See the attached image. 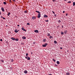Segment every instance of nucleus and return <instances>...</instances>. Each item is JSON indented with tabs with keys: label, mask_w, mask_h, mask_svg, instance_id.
I'll use <instances>...</instances> for the list:
<instances>
[{
	"label": "nucleus",
	"mask_w": 75,
	"mask_h": 75,
	"mask_svg": "<svg viewBox=\"0 0 75 75\" xmlns=\"http://www.w3.org/2000/svg\"><path fill=\"white\" fill-rule=\"evenodd\" d=\"M47 45H48V44L45 43V44L43 45H42V47H46L47 46Z\"/></svg>",
	"instance_id": "nucleus-1"
},
{
	"label": "nucleus",
	"mask_w": 75,
	"mask_h": 75,
	"mask_svg": "<svg viewBox=\"0 0 75 75\" xmlns=\"http://www.w3.org/2000/svg\"><path fill=\"white\" fill-rule=\"evenodd\" d=\"M40 17H41V14L40 13V14L39 13V14L38 15V18H40Z\"/></svg>",
	"instance_id": "nucleus-2"
},
{
	"label": "nucleus",
	"mask_w": 75,
	"mask_h": 75,
	"mask_svg": "<svg viewBox=\"0 0 75 75\" xmlns=\"http://www.w3.org/2000/svg\"><path fill=\"white\" fill-rule=\"evenodd\" d=\"M1 10L2 11H5L3 7H1Z\"/></svg>",
	"instance_id": "nucleus-3"
},
{
	"label": "nucleus",
	"mask_w": 75,
	"mask_h": 75,
	"mask_svg": "<svg viewBox=\"0 0 75 75\" xmlns=\"http://www.w3.org/2000/svg\"><path fill=\"white\" fill-rule=\"evenodd\" d=\"M32 18L33 19V20H34V19H36V17H35L33 16L32 17Z\"/></svg>",
	"instance_id": "nucleus-4"
},
{
	"label": "nucleus",
	"mask_w": 75,
	"mask_h": 75,
	"mask_svg": "<svg viewBox=\"0 0 75 75\" xmlns=\"http://www.w3.org/2000/svg\"><path fill=\"white\" fill-rule=\"evenodd\" d=\"M35 33H38V30H36L34 31Z\"/></svg>",
	"instance_id": "nucleus-5"
},
{
	"label": "nucleus",
	"mask_w": 75,
	"mask_h": 75,
	"mask_svg": "<svg viewBox=\"0 0 75 75\" xmlns=\"http://www.w3.org/2000/svg\"><path fill=\"white\" fill-rule=\"evenodd\" d=\"M26 39V37L25 36H23L22 37V39H23V40H25Z\"/></svg>",
	"instance_id": "nucleus-6"
},
{
	"label": "nucleus",
	"mask_w": 75,
	"mask_h": 75,
	"mask_svg": "<svg viewBox=\"0 0 75 75\" xmlns=\"http://www.w3.org/2000/svg\"><path fill=\"white\" fill-rule=\"evenodd\" d=\"M24 73H25V74H27V70H25L24 71Z\"/></svg>",
	"instance_id": "nucleus-7"
},
{
	"label": "nucleus",
	"mask_w": 75,
	"mask_h": 75,
	"mask_svg": "<svg viewBox=\"0 0 75 75\" xmlns=\"http://www.w3.org/2000/svg\"><path fill=\"white\" fill-rule=\"evenodd\" d=\"M21 29H22V30H23V31H26V30H25V29H24V28H22Z\"/></svg>",
	"instance_id": "nucleus-8"
},
{
	"label": "nucleus",
	"mask_w": 75,
	"mask_h": 75,
	"mask_svg": "<svg viewBox=\"0 0 75 75\" xmlns=\"http://www.w3.org/2000/svg\"><path fill=\"white\" fill-rule=\"evenodd\" d=\"M15 38H11V39L12 40H15Z\"/></svg>",
	"instance_id": "nucleus-9"
},
{
	"label": "nucleus",
	"mask_w": 75,
	"mask_h": 75,
	"mask_svg": "<svg viewBox=\"0 0 75 75\" xmlns=\"http://www.w3.org/2000/svg\"><path fill=\"white\" fill-rule=\"evenodd\" d=\"M68 31H67V30H65L64 31V34H67V32Z\"/></svg>",
	"instance_id": "nucleus-10"
},
{
	"label": "nucleus",
	"mask_w": 75,
	"mask_h": 75,
	"mask_svg": "<svg viewBox=\"0 0 75 75\" xmlns=\"http://www.w3.org/2000/svg\"><path fill=\"white\" fill-rule=\"evenodd\" d=\"M14 31L15 32V33H18V30H17V29L15 30H14Z\"/></svg>",
	"instance_id": "nucleus-11"
},
{
	"label": "nucleus",
	"mask_w": 75,
	"mask_h": 75,
	"mask_svg": "<svg viewBox=\"0 0 75 75\" xmlns=\"http://www.w3.org/2000/svg\"><path fill=\"white\" fill-rule=\"evenodd\" d=\"M10 14H11V13H10V12L8 13L7 14V16H10Z\"/></svg>",
	"instance_id": "nucleus-12"
},
{
	"label": "nucleus",
	"mask_w": 75,
	"mask_h": 75,
	"mask_svg": "<svg viewBox=\"0 0 75 75\" xmlns=\"http://www.w3.org/2000/svg\"><path fill=\"white\" fill-rule=\"evenodd\" d=\"M69 74H69V72H67V73H66V75H69Z\"/></svg>",
	"instance_id": "nucleus-13"
},
{
	"label": "nucleus",
	"mask_w": 75,
	"mask_h": 75,
	"mask_svg": "<svg viewBox=\"0 0 75 75\" xmlns=\"http://www.w3.org/2000/svg\"><path fill=\"white\" fill-rule=\"evenodd\" d=\"M44 17H45L47 18V17H48V16L47 15H44Z\"/></svg>",
	"instance_id": "nucleus-14"
},
{
	"label": "nucleus",
	"mask_w": 75,
	"mask_h": 75,
	"mask_svg": "<svg viewBox=\"0 0 75 75\" xmlns=\"http://www.w3.org/2000/svg\"><path fill=\"white\" fill-rule=\"evenodd\" d=\"M28 59V60H30V57H28V59Z\"/></svg>",
	"instance_id": "nucleus-15"
},
{
	"label": "nucleus",
	"mask_w": 75,
	"mask_h": 75,
	"mask_svg": "<svg viewBox=\"0 0 75 75\" xmlns=\"http://www.w3.org/2000/svg\"><path fill=\"white\" fill-rule=\"evenodd\" d=\"M35 12H37V13H39V14H40V11H36Z\"/></svg>",
	"instance_id": "nucleus-16"
},
{
	"label": "nucleus",
	"mask_w": 75,
	"mask_h": 75,
	"mask_svg": "<svg viewBox=\"0 0 75 75\" xmlns=\"http://www.w3.org/2000/svg\"><path fill=\"white\" fill-rule=\"evenodd\" d=\"M49 38H50V39H51V38H52L53 37L52 36H50Z\"/></svg>",
	"instance_id": "nucleus-17"
},
{
	"label": "nucleus",
	"mask_w": 75,
	"mask_h": 75,
	"mask_svg": "<svg viewBox=\"0 0 75 75\" xmlns=\"http://www.w3.org/2000/svg\"><path fill=\"white\" fill-rule=\"evenodd\" d=\"M54 44H57V42L55 40H54Z\"/></svg>",
	"instance_id": "nucleus-18"
},
{
	"label": "nucleus",
	"mask_w": 75,
	"mask_h": 75,
	"mask_svg": "<svg viewBox=\"0 0 75 75\" xmlns=\"http://www.w3.org/2000/svg\"><path fill=\"white\" fill-rule=\"evenodd\" d=\"M57 64H59V62L57 61Z\"/></svg>",
	"instance_id": "nucleus-19"
},
{
	"label": "nucleus",
	"mask_w": 75,
	"mask_h": 75,
	"mask_svg": "<svg viewBox=\"0 0 75 75\" xmlns=\"http://www.w3.org/2000/svg\"><path fill=\"white\" fill-rule=\"evenodd\" d=\"M3 3L4 4H5V5H6V4H7V3H6V2H4Z\"/></svg>",
	"instance_id": "nucleus-20"
},
{
	"label": "nucleus",
	"mask_w": 75,
	"mask_h": 75,
	"mask_svg": "<svg viewBox=\"0 0 75 75\" xmlns=\"http://www.w3.org/2000/svg\"><path fill=\"white\" fill-rule=\"evenodd\" d=\"M15 40H16V41H18V38H17L16 39H15Z\"/></svg>",
	"instance_id": "nucleus-21"
},
{
	"label": "nucleus",
	"mask_w": 75,
	"mask_h": 75,
	"mask_svg": "<svg viewBox=\"0 0 75 75\" xmlns=\"http://www.w3.org/2000/svg\"><path fill=\"white\" fill-rule=\"evenodd\" d=\"M58 23H61V21L60 20H59L58 21Z\"/></svg>",
	"instance_id": "nucleus-22"
},
{
	"label": "nucleus",
	"mask_w": 75,
	"mask_h": 75,
	"mask_svg": "<svg viewBox=\"0 0 75 75\" xmlns=\"http://www.w3.org/2000/svg\"><path fill=\"white\" fill-rule=\"evenodd\" d=\"M75 5V2H73V6H74Z\"/></svg>",
	"instance_id": "nucleus-23"
},
{
	"label": "nucleus",
	"mask_w": 75,
	"mask_h": 75,
	"mask_svg": "<svg viewBox=\"0 0 75 75\" xmlns=\"http://www.w3.org/2000/svg\"><path fill=\"white\" fill-rule=\"evenodd\" d=\"M45 40H46V39H43V42H45L46 41Z\"/></svg>",
	"instance_id": "nucleus-24"
},
{
	"label": "nucleus",
	"mask_w": 75,
	"mask_h": 75,
	"mask_svg": "<svg viewBox=\"0 0 75 75\" xmlns=\"http://www.w3.org/2000/svg\"><path fill=\"white\" fill-rule=\"evenodd\" d=\"M11 62H13L14 61V60H13V59H12L11 60Z\"/></svg>",
	"instance_id": "nucleus-25"
},
{
	"label": "nucleus",
	"mask_w": 75,
	"mask_h": 75,
	"mask_svg": "<svg viewBox=\"0 0 75 75\" xmlns=\"http://www.w3.org/2000/svg\"><path fill=\"white\" fill-rule=\"evenodd\" d=\"M47 36H50V33H47Z\"/></svg>",
	"instance_id": "nucleus-26"
},
{
	"label": "nucleus",
	"mask_w": 75,
	"mask_h": 75,
	"mask_svg": "<svg viewBox=\"0 0 75 75\" xmlns=\"http://www.w3.org/2000/svg\"><path fill=\"white\" fill-rule=\"evenodd\" d=\"M61 34H62V35H63V34H64V32H61Z\"/></svg>",
	"instance_id": "nucleus-27"
},
{
	"label": "nucleus",
	"mask_w": 75,
	"mask_h": 75,
	"mask_svg": "<svg viewBox=\"0 0 75 75\" xmlns=\"http://www.w3.org/2000/svg\"><path fill=\"white\" fill-rule=\"evenodd\" d=\"M52 60H53V61H54V62H55V59H52Z\"/></svg>",
	"instance_id": "nucleus-28"
},
{
	"label": "nucleus",
	"mask_w": 75,
	"mask_h": 75,
	"mask_svg": "<svg viewBox=\"0 0 75 75\" xmlns=\"http://www.w3.org/2000/svg\"><path fill=\"white\" fill-rule=\"evenodd\" d=\"M24 12V13H27V11H25Z\"/></svg>",
	"instance_id": "nucleus-29"
},
{
	"label": "nucleus",
	"mask_w": 75,
	"mask_h": 75,
	"mask_svg": "<svg viewBox=\"0 0 75 75\" xmlns=\"http://www.w3.org/2000/svg\"><path fill=\"white\" fill-rule=\"evenodd\" d=\"M53 1V2H55V1H56V0H52Z\"/></svg>",
	"instance_id": "nucleus-30"
},
{
	"label": "nucleus",
	"mask_w": 75,
	"mask_h": 75,
	"mask_svg": "<svg viewBox=\"0 0 75 75\" xmlns=\"http://www.w3.org/2000/svg\"><path fill=\"white\" fill-rule=\"evenodd\" d=\"M71 3V1H69V2H68V3Z\"/></svg>",
	"instance_id": "nucleus-31"
},
{
	"label": "nucleus",
	"mask_w": 75,
	"mask_h": 75,
	"mask_svg": "<svg viewBox=\"0 0 75 75\" xmlns=\"http://www.w3.org/2000/svg\"><path fill=\"white\" fill-rule=\"evenodd\" d=\"M27 25H30V23H27Z\"/></svg>",
	"instance_id": "nucleus-32"
},
{
	"label": "nucleus",
	"mask_w": 75,
	"mask_h": 75,
	"mask_svg": "<svg viewBox=\"0 0 75 75\" xmlns=\"http://www.w3.org/2000/svg\"><path fill=\"white\" fill-rule=\"evenodd\" d=\"M35 42H33V44H35Z\"/></svg>",
	"instance_id": "nucleus-33"
},
{
	"label": "nucleus",
	"mask_w": 75,
	"mask_h": 75,
	"mask_svg": "<svg viewBox=\"0 0 75 75\" xmlns=\"http://www.w3.org/2000/svg\"><path fill=\"white\" fill-rule=\"evenodd\" d=\"M52 13L54 14H55V12H54L53 11H52Z\"/></svg>",
	"instance_id": "nucleus-34"
},
{
	"label": "nucleus",
	"mask_w": 75,
	"mask_h": 75,
	"mask_svg": "<svg viewBox=\"0 0 75 75\" xmlns=\"http://www.w3.org/2000/svg\"><path fill=\"white\" fill-rule=\"evenodd\" d=\"M0 41H3V40H2V39H1L0 40Z\"/></svg>",
	"instance_id": "nucleus-35"
},
{
	"label": "nucleus",
	"mask_w": 75,
	"mask_h": 75,
	"mask_svg": "<svg viewBox=\"0 0 75 75\" xmlns=\"http://www.w3.org/2000/svg\"><path fill=\"white\" fill-rule=\"evenodd\" d=\"M28 55V53H27L26 54V56H27V55Z\"/></svg>",
	"instance_id": "nucleus-36"
},
{
	"label": "nucleus",
	"mask_w": 75,
	"mask_h": 75,
	"mask_svg": "<svg viewBox=\"0 0 75 75\" xmlns=\"http://www.w3.org/2000/svg\"><path fill=\"white\" fill-rule=\"evenodd\" d=\"M45 21H46V22H48V20H46Z\"/></svg>",
	"instance_id": "nucleus-37"
},
{
	"label": "nucleus",
	"mask_w": 75,
	"mask_h": 75,
	"mask_svg": "<svg viewBox=\"0 0 75 75\" xmlns=\"http://www.w3.org/2000/svg\"><path fill=\"white\" fill-rule=\"evenodd\" d=\"M11 0H9V2H10V3H11Z\"/></svg>",
	"instance_id": "nucleus-38"
},
{
	"label": "nucleus",
	"mask_w": 75,
	"mask_h": 75,
	"mask_svg": "<svg viewBox=\"0 0 75 75\" xmlns=\"http://www.w3.org/2000/svg\"><path fill=\"white\" fill-rule=\"evenodd\" d=\"M25 58H26V59H27L28 58V57H25Z\"/></svg>",
	"instance_id": "nucleus-39"
},
{
	"label": "nucleus",
	"mask_w": 75,
	"mask_h": 75,
	"mask_svg": "<svg viewBox=\"0 0 75 75\" xmlns=\"http://www.w3.org/2000/svg\"><path fill=\"white\" fill-rule=\"evenodd\" d=\"M12 1H16V0H12Z\"/></svg>",
	"instance_id": "nucleus-40"
},
{
	"label": "nucleus",
	"mask_w": 75,
	"mask_h": 75,
	"mask_svg": "<svg viewBox=\"0 0 75 75\" xmlns=\"http://www.w3.org/2000/svg\"><path fill=\"white\" fill-rule=\"evenodd\" d=\"M3 19H4V20H5V18L3 17Z\"/></svg>",
	"instance_id": "nucleus-41"
},
{
	"label": "nucleus",
	"mask_w": 75,
	"mask_h": 75,
	"mask_svg": "<svg viewBox=\"0 0 75 75\" xmlns=\"http://www.w3.org/2000/svg\"><path fill=\"white\" fill-rule=\"evenodd\" d=\"M63 13H65V11H63Z\"/></svg>",
	"instance_id": "nucleus-42"
},
{
	"label": "nucleus",
	"mask_w": 75,
	"mask_h": 75,
	"mask_svg": "<svg viewBox=\"0 0 75 75\" xmlns=\"http://www.w3.org/2000/svg\"><path fill=\"white\" fill-rule=\"evenodd\" d=\"M60 49H61V50H62V47H61L60 48Z\"/></svg>",
	"instance_id": "nucleus-43"
},
{
	"label": "nucleus",
	"mask_w": 75,
	"mask_h": 75,
	"mask_svg": "<svg viewBox=\"0 0 75 75\" xmlns=\"http://www.w3.org/2000/svg\"><path fill=\"white\" fill-rule=\"evenodd\" d=\"M17 25L18 27H19L20 26V25Z\"/></svg>",
	"instance_id": "nucleus-44"
},
{
	"label": "nucleus",
	"mask_w": 75,
	"mask_h": 75,
	"mask_svg": "<svg viewBox=\"0 0 75 75\" xmlns=\"http://www.w3.org/2000/svg\"><path fill=\"white\" fill-rule=\"evenodd\" d=\"M1 13L0 12V15H1Z\"/></svg>",
	"instance_id": "nucleus-45"
},
{
	"label": "nucleus",
	"mask_w": 75,
	"mask_h": 75,
	"mask_svg": "<svg viewBox=\"0 0 75 75\" xmlns=\"http://www.w3.org/2000/svg\"><path fill=\"white\" fill-rule=\"evenodd\" d=\"M63 26H62V28H63Z\"/></svg>",
	"instance_id": "nucleus-46"
},
{
	"label": "nucleus",
	"mask_w": 75,
	"mask_h": 75,
	"mask_svg": "<svg viewBox=\"0 0 75 75\" xmlns=\"http://www.w3.org/2000/svg\"><path fill=\"white\" fill-rule=\"evenodd\" d=\"M1 18H3V16H1Z\"/></svg>",
	"instance_id": "nucleus-47"
},
{
	"label": "nucleus",
	"mask_w": 75,
	"mask_h": 75,
	"mask_svg": "<svg viewBox=\"0 0 75 75\" xmlns=\"http://www.w3.org/2000/svg\"><path fill=\"white\" fill-rule=\"evenodd\" d=\"M66 16H68V15H67V14L66 15Z\"/></svg>",
	"instance_id": "nucleus-48"
},
{
	"label": "nucleus",
	"mask_w": 75,
	"mask_h": 75,
	"mask_svg": "<svg viewBox=\"0 0 75 75\" xmlns=\"http://www.w3.org/2000/svg\"><path fill=\"white\" fill-rule=\"evenodd\" d=\"M64 1H67V0H64Z\"/></svg>",
	"instance_id": "nucleus-49"
},
{
	"label": "nucleus",
	"mask_w": 75,
	"mask_h": 75,
	"mask_svg": "<svg viewBox=\"0 0 75 75\" xmlns=\"http://www.w3.org/2000/svg\"><path fill=\"white\" fill-rule=\"evenodd\" d=\"M6 27H7V25H6Z\"/></svg>",
	"instance_id": "nucleus-50"
},
{
	"label": "nucleus",
	"mask_w": 75,
	"mask_h": 75,
	"mask_svg": "<svg viewBox=\"0 0 75 75\" xmlns=\"http://www.w3.org/2000/svg\"><path fill=\"white\" fill-rule=\"evenodd\" d=\"M31 54H32L33 53H32H32H31Z\"/></svg>",
	"instance_id": "nucleus-51"
},
{
	"label": "nucleus",
	"mask_w": 75,
	"mask_h": 75,
	"mask_svg": "<svg viewBox=\"0 0 75 75\" xmlns=\"http://www.w3.org/2000/svg\"><path fill=\"white\" fill-rule=\"evenodd\" d=\"M50 75H52V74H50Z\"/></svg>",
	"instance_id": "nucleus-52"
},
{
	"label": "nucleus",
	"mask_w": 75,
	"mask_h": 75,
	"mask_svg": "<svg viewBox=\"0 0 75 75\" xmlns=\"http://www.w3.org/2000/svg\"><path fill=\"white\" fill-rule=\"evenodd\" d=\"M56 66H57V65H56Z\"/></svg>",
	"instance_id": "nucleus-53"
},
{
	"label": "nucleus",
	"mask_w": 75,
	"mask_h": 75,
	"mask_svg": "<svg viewBox=\"0 0 75 75\" xmlns=\"http://www.w3.org/2000/svg\"><path fill=\"white\" fill-rule=\"evenodd\" d=\"M56 66H57V65H56Z\"/></svg>",
	"instance_id": "nucleus-54"
},
{
	"label": "nucleus",
	"mask_w": 75,
	"mask_h": 75,
	"mask_svg": "<svg viewBox=\"0 0 75 75\" xmlns=\"http://www.w3.org/2000/svg\"><path fill=\"white\" fill-rule=\"evenodd\" d=\"M56 66H57V65H56Z\"/></svg>",
	"instance_id": "nucleus-55"
}]
</instances>
